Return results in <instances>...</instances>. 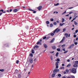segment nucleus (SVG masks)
<instances>
[{
	"mask_svg": "<svg viewBox=\"0 0 78 78\" xmlns=\"http://www.w3.org/2000/svg\"><path fill=\"white\" fill-rule=\"evenodd\" d=\"M59 55V53L57 52L56 53V57H58V55Z\"/></svg>",
	"mask_w": 78,
	"mask_h": 78,
	"instance_id": "nucleus-21",
	"label": "nucleus"
},
{
	"mask_svg": "<svg viewBox=\"0 0 78 78\" xmlns=\"http://www.w3.org/2000/svg\"><path fill=\"white\" fill-rule=\"evenodd\" d=\"M72 19V16H70L69 17V20H71V19Z\"/></svg>",
	"mask_w": 78,
	"mask_h": 78,
	"instance_id": "nucleus-60",
	"label": "nucleus"
},
{
	"mask_svg": "<svg viewBox=\"0 0 78 78\" xmlns=\"http://www.w3.org/2000/svg\"><path fill=\"white\" fill-rule=\"evenodd\" d=\"M3 11H4V10L3 9H2L0 10V12H3Z\"/></svg>",
	"mask_w": 78,
	"mask_h": 78,
	"instance_id": "nucleus-50",
	"label": "nucleus"
},
{
	"mask_svg": "<svg viewBox=\"0 0 78 78\" xmlns=\"http://www.w3.org/2000/svg\"><path fill=\"white\" fill-rule=\"evenodd\" d=\"M17 11H18V9H17L13 10V12H17Z\"/></svg>",
	"mask_w": 78,
	"mask_h": 78,
	"instance_id": "nucleus-9",
	"label": "nucleus"
},
{
	"mask_svg": "<svg viewBox=\"0 0 78 78\" xmlns=\"http://www.w3.org/2000/svg\"><path fill=\"white\" fill-rule=\"evenodd\" d=\"M43 45L45 48H47V47H48L47 45V44H43Z\"/></svg>",
	"mask_w": 78,
	"mask_h": 78,
	"instance_id": "nucleus-5",
	"label": "nucleus"
},
{
	"mask_svg": "<svg viewBox=\"0 0 78 78\" xmlns=\"http://www.w3.org/2000/svg\"><path fill=\"white\" fill-rule=\"evenodd\" d=\"M38 9L39 11H40L42 9V6H39L38 8Z\"/></svg>",
	"mask_w": 78,
	"mask_h": 78,
	"instance_id": "nucleus-8",
	"label": "nucleus"
},
{
	"mask_svg": "<svg viewBox=\"0 0 78 78\" xmlns=\"http://www.w3.org/2000/svg\"><path fill=\"white\" fill-rule=\"evenodd\" d=\"M67 52H68V51H65V52H64V53H66Z\"/></svg>",
	"mask_w": 78,
	"mask_h": 78,
	"instance_id": "nucleus-49",
	"label": "nucleus"
},
{
	"mask_svg": "<svg viewBox=\"0 0 78 78\" xmlns=\"http://www.w3.org/2000/svg\"><path fill=\"white\" fill-rule=\"evenodd\" d=\"M63 32H64L66 31V29H64L63 30Z\"/></svg>",
	"mask_w": 78,
	"mask_h": 78,
	"instance_id": "nucleus-53",
	"label": "nucleus"
},
{
	"mask_svg": "<svg viewBox=\"0 0 78 78\" xmlns=\"http://www.w3.org/2000/svg\"><path fill=\"white\" fill-rule=\"evenodd\" d=\"M46 38H47V37H44L43 38V39H46Z\"/></svg>",
	"mask_w": 78,
	"mask_h": 78,
	"instance_id": "nucleus-47",
	"label": "nucleus"
},
{
	"mask_svg": "<svg viewBox=\"0 0 78 78\" xmlns=\"http://www.w3.org/2000/svg\"><path fill=\"white\" fill-rule=\"evenodd\" d=\"M71 78H75V76H71Z\"/></svg>",
	"mask_w": 78,
	"mask_h": 78,
	"instance_id": "nucleus-38",
	"label": "nucleus"
},
{
	"mask_svg": "<svg viewBox=\"0 0 78 78\" xmlns=\"http://www.w3.org/2000/svg\"><path fill=\"white\" fill-rule=\"evenodd\" d=\"M73 37H76V35H74L73 36Z\"/></svg>",
	"mask_w": 78,
	"mask_h": 78,
	"instance_id": "nucleus-54",
	"label": "nucleus"
},
{
	"mask_svg": "<svg viewBox=\"0 0 78 78\" xmlns=\"http://www.w3.org/2000/svg\"><path fill=\"white\" fill-rule=\"evenodd\" d=\"M55 74H52V78H53V77H55Z\"/></svg>",
	"mask_w": 78,
	"mask_h": 78,
	"instance_id": "nucleus-22",
	"label": "nucleus"
},
{
	"mask_svg": "<svg viewBox=\"0 0 78 78\" xmlns=\"http://www.w3.org/2000/svg\"><path fill=\"white\" fill-rule=\"evenodd\" d=\"M64 39H65V37H64L62 40L61 41H60V43H62V42H63Z\"/></svg>",
	"mask_w": 78,
	"mask_h": 78,
	"instance_id": "nucleus-6",
	"label": "nucleus"
},
{
	"mask_svg": "<svg viewBox=\"0 0 78 78\" xmlns=\"http://www.w3.org/2000/svg\"><path fill=\"white\" fill-rule=\"evenodd\" d=\"M18 78H21V75L20 74H18Z\"/></svg>",
	"mask_w": 78,
	"mask_h": 78,
	"instance_id": "nucleus-18",
	"label": "nucleus"
},
{
	"mask_svg": "<svg viewBox=\"0 0 78 78\" xmlns=\"http://www.w3.org/2000/svg\"><path fill=\"white\" fill-rule=\"evenodd\" d=\"M29 11H33V10L32 9H29Z\"/></svg>",
	"mask_w": 78,
	"mask_h": 78,
	"instance_id": "nucleus-45",
	"label": "nucleus"
},
{
	"mask_svg": "<svg viewBox=\"0 0 78 78\" xmlns=\"http://www.w3.org/2000/svg\"><path fill=\"white\" fill-rule=\"evenodd\" d=\"M31 53H34V51L33 49Z\"/></svg>",
	"mask_w": 78,
	"mask_h": 78,
	"instance_id": "nucleus-33",
	"label": "nucleus"
},
{
	"mask_svg": "<svg viewBox=\"0 0 78 78\" xmlns=\"http://www.w3.org/2000/svg\"><path fill=\"white\" fill-rule=\"evenodd\" d=\"M65 66V65H64V64H62V66Z\"/></svg>",
	"mask_w": 78,
	"mask_h": 78,
	"instance_id": "nucleus-59",
	"label": "nucleus"
},
{
	"mask_svg": "<svg viewBox=\"0 0 78 78\" xmlns=\"http://www.w3.org/2000/svg\"><path fill=\"white\" fill-rule=\"evenodd\" d=\"M60 71L59 69H55L53 70V73H55V72H60Z\"/></svg>",
	"mask_w": 78,
	"mask_h": 78,
	"instance_id": "nucleus-2",
	"label": "nucleus"
},
{
	"mask_svg": "<svg viewBox=\"0 0 78 78\" xmlns=\"http://www.w3.org/2000/svg\"><path fill=\"white\" fill-rule=\"evenodd\" d=\"M33 59L32 58H31L29 59V61L30 62V63H33Z\"/></svg>",
	"mask_w": 78,
	"mask_h": 78,
	"instance_id": "nucleus-4",
	"label": "nucleus"
},
{
	"mask_svg": "<svg viewBox=\"0 0 78 78\" xmlns=\"http://www.w3.org/2000/svg\"><path fill=\"white\" fill-rule=\"evenodd\" d=\"M55 6L59 5V4L58 3H57V4H55Z\"/></svg>",
	"mask_w": 78,
	"mask_h": 78,
	"instance_id": "nucleus-51",
	"label": "nucleus"
},
{
	"mask_svg": "<svg viewBox=\"0 0 78 78\" xmlns=\"http://www.w3.org/2000/svg\"><path fill=\"white\" fill-rule=\"evenodd\" d=\"M67 62H70V60L68 59L67 61Z\"/></svg>",
	"mask_w": 78,
	"mask_h": 78,
	"instance_id": "nucleus-62",
	"label": "nucleus"
},
{
	"mask_svg": "<svg viewBox=\"0 0 78 78\" xmlns=\"http://www.w3.org/2000/svg\"><path fill=\"white\" fill-rule=\"evenodd\" d=\"M78 30H76L75 31V33H78Z\"/></svg>",
	"mask_w": 78,
	"mask_h": 78,
	"instance_id": "nucleus-46",
	"label": "nucleus"
},
{
	"mask_svg": "<svg viewBox=\"0 0 78 78\" xmlns=\"http://www.w3.org/2000/svg\"><path fill=\"white\" fill-rule=\"evenodd\" d=\"M77 65H76V64H75L73 66L74 67H77Z\"/></svg>",
	"mask_w": 78,
	"mask_h": 78,
	"instance_id": "nucleus-16",
	"label": "nucleus"
},
{
	"mask_svg": "<svg viewBox=\"0 0 78 78\" xmlns=\"http://www.w3.org/2000/svg\"><path fill=\"white\" fill-rule=\"evenodd\" d=\"M72 13H73V12H69V14H72Z\"/></svg>",
	"mask_w": 78,
	"mask_h": 78,
	"instance_id": "nucleus-40",
	"label": "nucleus"
},
{
	"mask_svg": "<svg viewBox=\"0 0 78 78\" xmlns=\"http://www.w3.org/2000/svg\"><path fill=\"white\" fill-rule=\"evenodd\" d=\"M53 26V25L52 24H51L50 25V27H52Z\"/></svg>",
	"mask_w": 78,
	"mask_h": 78,
	"instance_id": "nucleus-35",
	"label": "nucleus"
},
{
	"mask_svg": "<svg viewBox=\"0 0 78 78\" xmlns=\"http://www.w3.org/2000/svg\"><path fill=\"white\" fill-rule=\"evenodd\" d=\"M65 24V23H63L62 24V23H60V26H62V25H64Z\"/></svg>",
	"mask_w": 78,
	"mask_h": 78,
	"instance_id": "nucleus-19",
	"label": "nucleus"
},
{
	"mask_svg": "<svg viewBox=\"0 0 78 78\" xmlns=\"http://www.w3.org/2000/svg\"><path fill=\"white\" fill-rule=\"evenodd\" d=\"M61 30V29H58L56 31V33H58Z\"/></svg>",
	"mask_w": 78,
	"mask_h": 78,
	"instance_id": "nucleus-15",
	"label": "nucleus"
},
{
	"mask_svg": "<svg viewBox=\"0 0 78 78\" xmlns=\"http://www.w3.org/2000/svg\"><path fill=\"white\" fill-rule=\"evenodd\" d=\"M58 76L59 77H60V76H61V75L60 74H58Z\"/></svg>",
	"mask_w": 78,
	"mask_h": 78,
	"instance_id": "nucleus-39",
	"label": "nucleus"
},
{
	"mask_svg": "<svg viewBox=\"0 0 78 78\" xmlns=\"http://www.w3.org/2000/svg\"><path fill=\"white\" fill-rule=\"evenodd\" d=\"M64 21H65V19H64V18H62V22L63 23L64 22Z\"/></svg>",
	"mask_w": 78,
	"mask_h": 78,
	"instance_id": "nucleus-25",
	"label": "nucleus"
},
{
	"mask_svg": "<svg viewBox=\"0 0 78 78\" xmlns=\"http://www.w3.org/2000/svg\"><path fill=\"white\" fill-rule=\"evenodd\" d=\"M2 14H3V13H2V12L0 13V16H2Z\"/></svg>",
	"mask_w": 78,
	"mask_h": 78,
	"instance_id": "nucleus-57",
	"label": "nucleus"
},
{
	"mask_svg": "<svg viewBox=\"0 0 78 78\" xmlns=\"http://www.w3.org/2000/svg\"><path fill=\"white\" fill-rule=\"evenodd\" d=\"M4 69H0V72H4Z\"/></svg>",
	"mask_w": 78,
	"mask_h": 78,
	"instance_id": "nucleus-30",
	"label": "nucleus"
},
{
	"mask_svg": "<svg viewBox=\"0 0 78 78\" xmlns=\"http://www.w3.org/2000/svg\"><path fill=\"white\" fill-rule=\"evenodd\" d=\"M69 16V14L66 15V16Z\"/></svg>",
	"mask_w": 78,
	"mask_h": 78,
	"instance_id": "nucleus-64",
	"label": "nucleus"
},
{
	"mask_svg": "<svg viewBox=\"0 0 78 78\" xmlns=\"http://www.w3.org/2000/svg\"><path fill=\"white\" fill-rule=\"evenodd\" d=\"M72 72L73 73L75 74L76 73V69L73 68L72 69Z\"/></svg>",
	"mask_w": 78,
	"mask_h": 78,
	"instance_id": "nucleus-1",
	"label": "nucleus"
},
{
	"mask_svg": "<svg viewBox=\"0 0 78 78\" xmlns=\"http://www.w3.org/2000/svg\"><path fill=\"white\" fill-rule=\"evenodd\" d=\"M37 45H38V44H39L40 45H41V44H42V43H41V41H38L37 43Z\"/></svg>",
	"mask_w": 78,
	"mask_h": 78,
	"instance_id": "nucleus-7",
	"label": "nucleus"
},
{
	"mask_svg": "<svg viewBox=\"0 0 78 78\" xmlns=\"http://www.w3.org/2000/svg\"><path fill=\"white\" fill-rule=\"evenodd\" d=\"M66 45L65 44H63L62 45V48H64V47H65V46Z\"/></svg>",
	"mask_w": 78,
	"mask_h": 78,
	"instance_id": "nucleus-34",
	"label": "nucleus"
},
{
	"mask_svg": "<svg viewBox=\"0 0 78 78\" xmlns=\"http://www.w3.org/2000/svg\"><path fill=\"white\" fill-rule=\"evenodd\" d=\"M75 45V44H72L71 45H70L69 47V48L70 49L71 48H72V47H73Z\"/></svg>",
	"mask_w": 78,
	"mask_h": 78,
	"instance_id": "nucleus-3",
	"label": "nucleus"
},
{
	"mask_svg": "<svg viewBox=\"0 0 78 78\" xmlns=\"http://www.w3.org/2000/svg\"><path fill=\"white\" fill-rule=\"evenodd\" d=\"M58 67H59V66H56V69H58Z\"/></svg>",
	"mask_w": 78,
	"mask_h": 78,
	"instance_id": "nucleus-56",
	"label": "nucleus"
},
{
	"mask_svg": "<svg viewBox=\"0 0 78 78\" xmlns=\"http://www.w3.org/2000/svg\"><path fill=\"white\" fill-rule=\"evenodd\" d=\"M54 40H55V38H53V39H52L50 41V43H52L53 42V41H54Z\"/></svg>",
	"mask_w": 78,
	"mask_h": 78,
	"instance_id": "nucleus-13",
	"label": "nucleus"
},
{
	"mask_svg": "<svg viewBox=\"0 0 78 78\" xmlns=\"http://www.w3.org/2000/svg\"><path fill=\"white\" fill-rule=\"evenodd\" d=\"M70 36V34H69V35H68V37H69Z\"/></svg>",
	"mask_w": 78,
	"mask_h": 78,
	"instance_id": "nucleus-58",
	"label": "nucleus"
},
{
	"mask_svg": "<svg viewBox=\"0 0 78 78\" xmlns=\"http://www.w3.org/2000/svg\"><path fill=\"white\" fill-rule=\"evenodd\" d=\"M39 48V46H38V45H36L34 47V49H35V48Z\"/></svg>",
	"mask_w": 78,
	"mask_h": 78,
	"instance_id": "nucleus-10",
	"label": "nucleus"
},
{
	"mask_svg": "<svg viewBox=\"0 0 78 78\" xmlns=\"http://www.w3.org/2000/svg\"><path fill=\"white\" fill-rule=\"evenodd\" d=\"M77 43H78L77 42H74V44H75V45H77Z\"/></svg>",
	"mask_w": 78,
	"mask_h": 78,
	"instance_id": "nucleus-55",
	"label": "nucleus"
},
{
	"mask_svg": "<svg viewBox=\"0 0 78 78\" xmlns=\"http://www.w3.org/2000/svg\"><path fill=\"white\" fill-rule=\"evenodd\" d=\"M71 66V64H68L67 66H66V67H70Z\"/></svg>",
	"mask_w": 78,
	"mask_h": 78,
	"instance_id": "nucleus-17",
	"label": "nucleus"
},
{
	"mask_svg": "<svg viewBox=\"0 0 78 78\" xmlns=\"http://www.w3.org/2000/svg\"><path fill=\"white\" fill-rule=\"evenodd\" d=\"M51 21H52V22H53V20H54L52 18L50 20Z\"/></svg>",
	"mask_w": 78,
	"mask_h": 78,
	"instance_id": "nucleus-41",
	"label": "nucleus"
},
{
	"mask_svg": "<svg viewBox=\"0 0 78 78\" xmlns=\"http://www.w3.org/2000/svg\"><path fill=\"white\" fill-rule=\"evenodd\" d=\"M74 23L76 25H78V23L76 22V21H74Z\"/></svg>",
	"mask_w": 78,
	"mask_h": 78,
	"instance_id": "nucleus-20",
	"label": "nucleus"
},
{
	"mask_svg": "<svg viewBox=\"0 0 78 78\" xmlns=\"http://www.w3.org/2000/svg\"><path fill=\"white\" fill-rule=\"evenodd\" d=\"M36 12L35 11H34L33 12V13H36Z\"/></svg>",
	"mask_w": 78,
	"mask_h": 78,
	"instance_id": "nucleus-63",
	"label": "nucleus"
},
{
	"mask_svg": "<svg viewBox=\"0 0 78 78\" xmlns=\"http://www.w3.org/2000/svg\"><path fill=\"white\" fill-rule=\"evenodd\" d=\"M15 72H16V73H18V71L16 69L15 70Z\"/></svg>",
	"mask_w": 78,
	"mask_h": 78,
	"instance_id": "nucleus-42",
	"label": "nucleus"
},
{
	"mask_svg": "<svg viewBox=\"0 0 78 78\" xmlns=\"http://www.w3.org/2000/svg\"><path fill=\"white\" fill-rule=\"evenodd\" d=\"M65 35L66 36V37H67V38L68 37V34L66 33L65 34Z\"/></svg>",
	"mask_w": 78,
	"mask_h": 78,
	"instance_id": "nucleus-14",
	"label": "nucleus"
},
{
	"mask_svg": "<svg viewBox=\"0 0 78 78\" xmlns=\"http://www.w3.org/2000/svg\"><path fill=\"white\" fill-rule=\"evenodd\" d=\"M51 61L53 60V56L52 55L51 56Z\"/></svg>",
	"mask_w": 78,
	"mask_h": 78,
	"instance_id": "nucleus-28",
	"label": "nucleus"
},
{
	"mask_svg": "<svg viewBox=\"0 0 78 78\" xmlns=\"http://www.w3.org/2000/svg\"><path fill=\"white\" fill-rule=\"evenodd\" d=\"M62 50L63 51H66V49H65V48H62Z\"/></svg>",
	"mask_w": 78,
	"mask_h": 78,
	"instance_id": "nucleus-52",
	"label": "nucleus"
},
{
	"mask_svg": "<svg viewBox=\"0 0 78 78\" xmlns=\"http://www.w3.org/2000/svg\"><path fill=\"white\" fill-rule=\"evenodd\" d=\"M58 30V28H57V29H56L53 32V34H55V33H56V31H57V30Z\"/></svg>",
	"mask_w": 78,
	"mask_h": 78,
	"instance_id": "nucleus-12",
	"label": "nucleus"
},
{
	"mask_svg": "<svg viewBox=\"0 0 78 78\" xmlns=\"http://www.w3.org/2000/svg\"><path fill=\"white\" fill-rule=\"evenodd\" d=\"M35 19H36V20H38V19H39V18H38V17H36L35 18Z\"/></svg>",
	"mask_w": 78,
	"mask_h": 78,
	"instance_id": "nucleus-43",
	"label": "nucleus"
},
{
	"mask_svg": "<svg viewBox=\"0 0 78 78\" xmlns=\"http://www.w3.org/2000/svg\"><path fill=\"white\" fill-rule=\"evenodd\" d=\"M30 56H31L32 57H33V55L32 53H30Z\"/></svg>",
	"mask_w": 78,
	"mask_h": 78,
	"instance_id": "nucleus-32",
	"label": "nucleus"
},
{
	"mask_svg": "<svg viewBox=\"0 0 78 78\" xmlns=\"http://www.w3.org/2000/svg\"><path fill=\"white\" fill-rule=\"evenodd\" d=\"M55 66H58V64L56 63Z\"/></svg>",
	"mask_w": 78,
	"mask_h": 78,
	"instance_id": "nucleus-61",
	"label": "nucleus"
},
{
	"mask_svg": "<svg viewBox=\"0 0 78 78\" xmlns=\"http://www.w3.org/2000/svg\"><path fill=\"white\" fill-rule=\"evenodd\" d=\"M57 51H60L61 50V49H60V48H57Z\"/></svg>",
	"mask_w": 78,
	"mask_h": 78,
	"instance_id": "nucleus-23",
	"label": "nucleus"
},
{
	"mask_svg": "<svg viewBox=\"0 0 78 78\" xmlns=\"http://www.w3.org/2000/svg\"><path fill=\"white\" fill-rule=\"evenodd\" d=\"M19 62V60H17L16 62V64H18Z\"/></svg>",
	"mask_w": 78,
	"mask_h": 78,
	"instance_id": "nucleus-44",
	"label": "nucleus"
},
{
	"mask_svg": "<svg viewBox=\"0 0 78 78\" xmlns=\"http://www.w3.org/2000/svg\"><path fill=\"white\" fill-rule=\"evenodd\" d=\"M57 61L58 62H59L60 61V59H59V58H57Z\"/></svg>",
	"mask_w": 78,
	"mask_h": 78,
	"instance_id": "nucleus-31",
	"label": "nucleus"
},
{
	"mask_svg": "<svg viewBox=\"0 0 78 78\" xmlns=\"http://www.w3.org/2000/svg\"><path fill=\"white\" fill-rule=\"evenodd\" d=\"M52 48L54 50H55V49H56V46H52Z\"/></svg>",
	"mask_w": 78,
	"mask_h": 78,
	"instance_id": "nucleus-11",
	"label": "nucleus"
},
{
	"mask_svg": "<svg viewBox=\"0 0 78 78\" xmlns=\"http://www.w3.org/2000/svg\"><path fill=\"white\" fill-rule=\"evenodd\" d=\"M60 69H64V67H61L60 68Z\"/></svg>",
	"mask_w": 78,
	"mask_h": 78,
	"instance_id": "nucleus-24",
	"label": "nucleus"
},
{
	"mask_svg": "<svg viewBox=\"0 0 78 78\" xmlns=\"http://www.w3.org/2000/svg\"><path fill=\"white\" fill-rule=\"evenodd\" d=\"M65 13H66V11L64 13L62 14V15H63V14H65Z\"/></svg>",
	"mask_w": 78,
	"mask_h": 78,
	"instance_id": "nucleus-48",
	"label": "nucleus"
},
{
	"mask_svg": "<svg viewBox=\"0 0 78 78\" xmlns=\"http://www.w3.org/2000/svg\"><path fill=\"white\" fill-rule=\"evenodd\" d=\"M66 71L67 73H69V69H67L66 70Z\"/></svg>",
	"mask_w": 78,
	"mask_h": 78,
	"instance_id": "nucleus-37",
	"label": "nucleus"
},
{
	"mask_svg": "<svg viewBox=\"0 0 78 78\" xmlns=\"http://www.w3.org/2000/svg\"><path fill=\"white\" fill-rule=\"evenodd\" d=\"M51 36H54V33H51Z\"/></svg>",
	"mask_w": 78,
	"mask_h": 78,
	"instance_id": "nucleus-36",
	"label": "nucleus"
},
{
	"mask_svg": "<svg viewBox=\"0 0 78 78\" xmlns=\"http://www.w3.org/2000/svg\"><path fill=\"white\" fill-rule=\"evenodd\" d=\"M75 64H78V61H75Z\"/></svg>",
	"mask_w": 78,
	"mask_h": 78,
	"instance_id": "nucleus-29",
	"label": "nucleus"
},
{
	"mask_svg": "<svg viewBox=\"0 0 78 78\" xmlns=\"http://www.w3.org/2000/svg\"><path fill=\"white\" fill-rule=\"evenodd\" d=\"M49 23H50L49 22V21H47L46 22V23L47 24V25H48V24H49Z\"/></svg>",
	"mask_w": 78,
	"mask_h": 78,
	"instance_id": "nucleus-26",
	"label": "nucleus"
},
{
	"mask_svg": "<svg viewBox=\"0 0 78 78\" xmlns=\"http://www.w3.org/2000/svg\"><path fill=\"white\" fill-rule=\"evenodd\" d=\"M53 24L54 25H57V23L56 22H54L53 23Z\"/></svg>",
	"mask_w": 78,
	"mask_h": 78,
	"instance_id": "nucleus-27",
	"label": "nucleus"
}]
</instances>
